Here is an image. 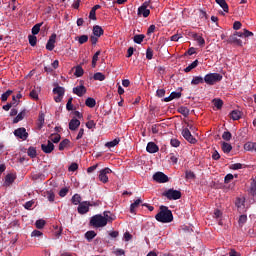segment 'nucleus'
<instances>
[{"instance_id": "9b49d317", "label": "nucleus", "mask_w": 256, "mask_h": 256, "mask_svg": "<svg viewBox=\"0 0 256 256\" xmlns=\"http://www.w3.org/2000/svg\"><path fill=\"white\" fill-rule=\"evenodd\" d=\"M57 41V34H52L46 44L47 51H53L55 49V42Z\"/></svg>"}, {"instance_id": "37998d69", "label": "nucleus", "mask_w": 256, "mask_h": 256, "mask_svg": "<svg viewBox=\"0 0 256 256\" xmlns=\"http://www.w3.org/2000/svg\"><path fill=\"white\" fill-rule=\"evenodd\" d=\"M70 141L69 139H64L62 142L59 144V151H63L67 145H69Z\"/></svg>"}, {"instance_id": "c9c22d12", "label": "nucleus", "mask_w": 256, "mask_h": 256, "mask_svg": "<svg viewBox=\"0 0 256 256\" xmlns=\"http://www.w3.org/2000/svg\"><path fill=\"white\" fill-rule=\"evenodd\" d=\"M72 203H73V205H81V195L75 194L72 197Z\"/></svg>"}, {"instance_id": "79ce46f5", "label": "nucleus", "mask_w": 256, "mask_h": 256, "mask_svg": "<svg viewBox=\"0 0 256 256\" xmlns=\"http://www.w3.org/2000/svg\"><path fill=\"white\" fill-rule=\"evenodd\" d=\"M178 111L181 113V115H184V117H187V115H189V109L185 106L179 107Z\"/></svg>"}, {"instance_id": "0eeeda50", "label": "nucleus", "mask_w": 256, "mask_h": 256, "mask_svg": "<svg viewBox=\"0 0 256 256\" xmlns=\"http://www.w3.org/2000/svg\"><path fill=\"white\" fill-rule=\"evenodd\" d=\"M153 180L156 181V183H167L169 181V177L163 172H156L153 175Z\"/></svg>"}, {"instance_id": "a18cd8bd", "label": "nucleus", "mask_w": 256, "mask_h": 256, "mask_svg": "<svg viewBox=\"0 0 256 256\" xmlns=\"http://www.w3.org/2000/svg\"><path fill=\"white\" fill-rule=\"evenodd\" d=\"M36 229H43L45 227V220L39 219L35 222Z\"/></svg>"}, {"instance_id": "603ef678", "label": "nucleus", "mask_w": 256, "mask_h": 256, "mask_svg": "<svg viewBox=\"0 0 256 256\" xmlns=\"http://www.w3.org/2000/svg\"><path fill=\"white\" fill-rule=\"evenodd\" d=\"M231 132L226 131L222 134V139H224V141H231Z\"/></svg>"}, {"instance_id": "9d476101", "label": "nucleus", "mask_w": 256, "mask_h": 256, "mask_svg": "<svg viewBox=\"0 0 256 256\" xmlns=\"http://www.w3.org/2000/svg\"><path fill=\"white\" fill-rule=\"evenodd\" d=\"M147 7H149V2H144L143 5L138 8V15H142L143 17H149L151 11L147 9Z\"/></svg>"}, {"instance_id": "4d7b16f0", "label": "nucleus", "mask_w": 256, "mask_h": 256, "mask_svg": "<svg viewBox=\"0 0 256 256\" xmlns=\"http://www.w3.org/2000/svg\"><path fill=\"white\" fill-rule=\"evenodd\" d=\"M66 109L68 111H73V98H70L66 104Z\"/></svg>"}, {"instance_id": "c756f323", "label": "nucleus", "mask_w": 256, "mask_h": 256, "mask_svg": "<svg viewBox=\"0 0 256 256\" xmlns=\"http://www.w3.org/2000/svg\"><path fill=\"white\" fill-rule=\"evenodd\" d=\"M51 143H59V141H61V135L59 134H52L49 137V140Z\"/></svg>"}, {"instance_id": "1a4fd4ad", "label": "nucleus", "mask_w": 256, "mask_h": 256, "mask_svg": "<svg viewBox=\"0 0 256 256\" xmlns=\"http://www.w3.org/2000/svg\"><path fill=\"white\" fill-rule=\"evenodd\" d=\"M92 206L93 204H90L89 202L84 201L79 204L78 213H80V215H85V213H89V207H92Z\"/></svg>"}, {"instance_id": "2f4dec72", "label": "nucleus", "mask_w": 256, "mask_h": 256, "mask_svg": "<svg viewBox=\"0 0 256 256\" xmlns=\"http://www.w3.org/2000/svg\"><path fill=\"white\" fill-rule=\"evenodd\" d=\"M42 25H43V22L34 25L32 28V35H39V31H41Z\"/></svg>"}, {"instance_id": "58836bf2", "label": "nucleus", "mask_w": 256, "mask_h": 256, "mask_svg": "<svg viewBox=\"0 0 256 256\" xmlns=\"http://www.w3.org/2000/svg\"><path fill=\"white\" fill-rule=\"evenodd\" d=\"M44 124H45V114L43 112H41L39 114V118H38L39 128L41 129V127H43Z\"/></svg>"}, {"instance_id": "e433bc0d", "label": "nucleus", "mask_w": 256, "mask_h": 256, "mask_svg": "<svg viewBox=\"0 0 256 256\" xmlns=\"http://www.w3.org/2000/svg\"><path fill=\"white\" fill-rule=\"evenodd\" d=\"M93 79L95 81H105V76H104L103 73L97 72V73L94 74Z\"/></svg>"}, {"instance_id": "052dcab7", "label": "nucleus", "mask_w": 256, "mask_h": 256, "mask_svg": "<svg viewBox=\"0 0 256 256\" xmlns=\"http://www.w3.org/2000/svg\"><path fill=\"white\" fill-rule=\"evenodd\" d=\"M233 181V174H227L224 178V183H231Z\"/></svg>"}, {"instance_id": "20e7f679", "label": "nucleus", "mask_w": 256, "mask_h": 256, "mask_svg": "<svg viewBox=\"0 0 256 256\" xmlns=\"http://www.w3.org/2000/svg\"><path fill=\"white\" fill-rule=\"evenodd\" d=\"M163 195L164 197H167V199H170V201H177V199H181V191L179 190L169 189L164 192Z\"/></svg>"}, {"instance_id": "e2e57ef3", "label": "nucleus", "mask_w": 256, "mask_h": 256, "mask_svg": "<svg viewBox=\"0 0 256 256\" xmlns=\"http://www.w3.org/2000/svg\"><path fill=\"white\" fill-rule=\"evenodd\" d=\"M183 36L181 34H175L171 36L170 41H179Z\"/></svg>"}, {"instance_id": "f257e3e1", "label": "nucleus", "mask_w": 256, "mask_h": 256, "mask_svg": "<svg viewBox=\"0 0 256 256\" xmlns=\"http://www.w3.org/2000/svg\"><path fill=\"white\" fill-rule=\"evenodd\" d=\"M103 215L97 214L93 216L90 220V225L96 228L106 227L107 223L115 221V215H111V212H104Z\"/></svg>"}, {"instance_id": "13d9d810", "label": "nucleus", "mask_w": 256, "mask_h": 256, "mask_svg": "<svg viewBox=\"0 0 256 256\" xmlns=\"http://www.w3.org/2000/svg\"><path fill=\"white\" fill-rule=\"evenodd\" d=\"M31 237H43V232H41L39 230H34L31 233Z\"/></svg>"}, {"instance_id": "7c9ffc66", "label": "nucleus", "mask_w": 256, "mask_h": 256, "mask_svg": "<svg viewBox=\"0 0 256 256\" xmlns=\"http://www.w3.org/2000/svg\"><path fill=\"white\" fill-rule=\"evenodd\" d=\"M85 105L87 107H90V109H93V107H95V105H97V102L93 98H87L85 101Z\"/></svg>"}, {"instance_id": "aec40b11", "label": "nucleus", "mask_w": 256, "mask_h": 256, "mask_svg": "<svg viewBox=\"0 0 256 256\" xmlns=\"http://www.w3.org/2000/svg\"><path fill=\"white\" fill-rule=\"evenodd\" d=\"M141 203H143V200H141V198L136 199L134 203L130 205V213H135V209H137V207H139Z\"/></svg>"}, {"instance_id": "0e129e2a", "label": "nucleus", "mask_w": 256, "mask_h": 256, "mask_svg": "<svg viewBox=\"0 0 256 256\" xmlns=\"http://www.w3.org/2000/svg\"><path fill=\"white\" fill-rule=\"evenodd\" d=\"M170 144L172 145V147H179V145H181V142H179V140L177 139H172L170 141Z\"/></svg>"}, {"instance_id": "72a5a7b5", "label": "nucleus", "mask_w": 256, "mask_h": 256, "mask_svg": "<svg viewBox=\"0 0 256 256\" xmlns=\"http://www.w3.org/2000/svg\"><path fill=\"white\" fill-rule=\"evenodd\" d=\"M233 149V146H231V144L229 143H226V142H223L222 143V150L225 152V153H231V150Z\"/></svg>"}, {"instance_id": "c03bdc74", "label": "nucleus", "mask_w": 256, "mask_h": 256, "mask_svg": "<svg viewBox=\"0 0 256 256\" xmlns=\"http://www.w3.org/2000/svg\"><path fill=\"white\" fill-rule=\"evenodd\" d=\"M13 93L12 90H8L5 93L1 95V101L5 102L7 99H9L10 95Z\"/></svg>"}, {"instance_id": "473e14b6", "label": "nucleus", "mask_w": 256, "mask_h": 256, "mask_svg": "<svg viewBox=\"0 0 256 256\" xmlns=\"http://www.w3.org/2000/svg\"><path fill=\"white\" fill-rule=\"evenodd\" d=\"M255 145H256V142L255 143L247 142L246 144H244V149L245 151H255Z\"/></svg>"}, {"instance_id": "09e8293b", "label": "nucleus", "mask_w": 256, "mask_h": 256, "mask_svg": "<svg viewBox=\"0 0 256 256\" xmlns=\"http://www.w3.org/2000/svg\"><path fill=\"white\" fill-rule=\"evenodd\" d=\"M46 195H47V199H48V201H50V203H53V201H55V193H53V191H47Z\"/></svg>"}, {"instance_id": "f3484780", "label": "nucleus", "mask_w": 256, "mask_h": 256, "mask_svg": "<svg viewBox=\"0 0 256 256\" xmlns=\"http://www.w3.org/2000/svg\"><path fill=\"white\" fill-rule=\"evenodd\" d=\"M217 5L223 9L224 13H229V5L227 4V1L225 0H215Z\"/></svg>"}, {"instance_id": "de8ad7c7", "label": "nucleus", "mask_w": 256, "mask_h": 256, "mask_svg": "<svg viewBox=\"0 0 256 256\" xmlns=\"http://www.w3.org/2000/svg\"><path fill=\"white\" fill-rule=\"evenodd\" d=\"M239 226L243 227L247 223V215H241L238 220Z\"/></svg>"}, {"instance_id": "4468645a", "label": "nucleus", "mask_w": 256, "mask_h": 256, "mask_svg": "<svg viewBox=\"0 0 256 256\" xmlns=\"http://www.w3.org/2000/svg\"><path fill=\"white\" fill-rule=\"evenodd\" d=\"M15 179H17V176H15L14 174L6 175L5 181H4L5 187H9V185H13V183L15 182Z\"/></svg>"}, {"instance_id": "6e6d98bb", "label": "nucleus", "mask_w": 256, "mask_h": 256, "mask_svg": "<svg viewBox=\"0 0 256 256\" xmlns=\"http://www.w3.org/2000/svg\"><path fill=\"white\" fill-rule=\"evenodd\" d=\"M114 255L116 256H122L125 255V250L121 249V248H117L113 251Z\"/></svg>"}, {"instance_id": "ddd939ff", "label": "nucleus", "mask_w": 256, "mask_h": 256, "mask_svg": "<svg viewBox=\"0 0 256 256\" xmlns=\"http://www.w3.org/2000/svg\"><path fill=\"white\" fill-rule=\"evenodd\" d=\"M74 95H77L78 97H83L85 93H87V88L83 84L76 86L73 88Z\"/></svg>"}, {"instance_id": "ea45409f", "label": "nucleus", "mask_w": 256, "mask_h": 256, "mask_svg": "<svg viewBox=\"0 0 256 256\" xmlns=\"http://www.w3.org/2000/svg\"><path fill=\"white\" fill-rule=\"evenodd\" d=\"M28 39H29V44L31 45V47H35L37 45V36L29 35Z\"/></svg>"}, {"instance_id": "dca6fc26", "label": "nucleus", "mask_w": 256, "mask_h": 256, "mask_svg": "<svg viewBox=\"0 0 256 256\" xmlns=\"http://www.w3.org/2000/svg\"><path fill=\"white\" fill-rule=\"evenodd\" d=\"M79 125H81V121H79L77 119H72L69 122V129H70V131H77V129L79 128Z\"/></svg>"}, {"instance_id": "5fc2aeb1", "label": "nucleus", "mask_w": 256, "mask_h": 256, "mask_svg": "<svg viewBox=\"0 0 256 256\" xmlns=\"http://www.w3.org/2000/svg\"><path fill=\"white\" fill-rule=\"evenodd\" d=\"M30 97L31 99H34L35 101H37L39 99V93L37 92V90H32L30 92Z\"/></svg>"}, {"instance_id": "680f3d73", "label": "nucleus", "mask_w": 256, "mask_h": 256, "mask_svg": "<svg viewBox=\"0 0 256 256\" xmlns=\"http://www.w3.org/2000/svg\"><path fill=\"white\" fill-rule=\"evenodd\" d=\"M67 193H69V189L67 188H62L59 192V196L60 197H65L67 195Z\"/></svg>"}, {"instance_id": "6ab92c4d", "label": "nucleus", "mask_w": 256, "mask_h": 256, "mask_svg": "<svg viewBox=\"0 0 256 256\" xmlns=\"http://www.w3.org/2000/svg\"><path fill=\"white\" fill-rule=\"evenodd\" d=\"M25 115H27V110H22L17 116L13 119V123H19V121H23L25 119Z\"/></svg>"}, {"instance_id": "a19ab883", "label": "nucleus", "mask_w": 256, "mask_h": 256, "mask_svg": "<svg viewBox=\"0 0 256 256\" xmlns=\"http://www.w3.org/2000/svg\"><path fill=\"white\" fill-rule=\"evenodd\" d=\"M27 153L28 156L31 157L32 159H34V157H37V150L35 149V147H30Z\"/></svg>"}, {"instance_id": "7ed1b4c3", "label": "nucleus", "mask_w": 256, "mask_h": 256, "mask_svg": "<svg viewBox=\"0 0 256 256\" xmlns=\"http://www.w3.org/2000/svg\"><path fill=\"white\" fill-rule=\"evenodd\" d=\"M221 79H223V76L219 73H209L204 77V81L207 85H215V83H218Z\"/></svg>"}, {"instance_id": "2eb2a0df", "label": "nucleus", "mask_w": 256, "mask_h": 256, "mask_svg": "<svg viewBox=\"0 0 256 256\" xmlns=\"http://www.w3.org/2000/svg\"><path fill=\"white\" fill-rule=\"evenodd\" d=\"M146 151L148 153H157V151H159V146H157V144L154 142H149L147 144Z\"/></svg>"}, {"instance_id": "f03ea898", "label": "nucleus", "mask_w": 256, "mask_h": 256, "mask_svg": "<svg viewBox=\"0 0 256 256\" xmlns=\"http://www.w3.org/2000/svg\"><path fill=\"white\" fill-rule=\"evenodd\" d=\"M156 221H159V223H171L173 221V213L169 208L165 206L160 207V211L155 216Z\"/></svg>"}, {"instance_id": "423d86ee", "label": "nucleus", "mask_w": 256, "mask_h": 256, "mask_svg": "<svg viewBox=\"0 0 256 256\" xmlns=\"http://www.w3.org/2000/svg\"><path fill=\"white\" fill-rule=\"evenodd\" d=\"M14 135L15 137H17L18 139H21L22 141H27L28 137H29V133H27V129L25 128H18L14 131Z\"/></svg>"}, {"instance_id": "a878e982", "label": "nucleus", "mask_w": 256, "mask_h": 256, "mask_svg": "<svg viewBox=\"0 0 256 256\" xmlns=\"http://www.w3.org/2000/svg\"><path fill=\"white\" fill-rule=\"evenodd\" d=\"M201 83H205V78L201 76H196L191 81V85H201Z\"/></svg>"}, {"instance_id": "5701e85b", "label": "nucleus", "mask_w": 256, "mask_h": 256, "mask_svg": "<svg viewBox=\"0 0 256 256\" xmlns=\"http://www.w3.org/2000/svg\"><path fill=\"white\" fill-rule=\"evenodd\" d=\"M230 117L233 119V121H239V119L242 117V113L239 110H233L230 113Z\"/></svg>"}, {"instance_id": "8fccbe9b", "label": "nucleus", "mask_w": 256, "mask_h": 256, "mask_svg": "<svg viewBox=\"0 0 256 256\" xmlns=\"http://www.w3.org/2000/svg\"><path fill=\"white\" fill-rule=\"evenodd\" d=\"M185 177H186V179L193 180V179H195V173L191 170H187L185 172Z\"/></svg>"}, {"instance_id": "bb28decb", "label": "nucleus", "mask_w": 256, "mask_h": 256, "mask_svg": "<svg viewBox=\"0 0 256 256\" xmlns=\"http://www.w3.org/2000/svg\"><path fill=\"white\" fill-rule=\"evenodd\" d=\"M75 41H78L80 45H83L84 43H87V41H89V36L87 35L77 36L75 37Z\"/></svg>"}, {"instance_id": "6e6552de", "label": "nucleus", "mask_w": 256, "mask_h": 256, "mask_svg": "<svg viewBox=\"0 0 256 256\" xmlns=\"http://www.w3.org/2000/svg\"><path fill=\"white\" fill-rule=\"evenodd\" d=\"M182 136L184 137V139H186V141H188V143H192L193 145L197 143V139H195V137L191 135V131H189V128L182 130Z\"/></svg>"}, {"instance_id": "393cba45", "label": "nucleus", "mask_w": 256, "mask_h": 256, "mask_svg": "<svg viewBox=\"0 0 256 256\" xmlns=\"http://www.w3.org/2000/svg\"><path fill=\"white\" fill-rule=\"evenodd\" d=\"M194 41H197L198 45H200V47H203V45H205V39L203 37H201L198 34H193L192 35Z\"/></svg>"}, {"instance_id": "bf43d9fd", "label": "nucleus", "mask_w": 256, "mask_h": 256, "mask_svg": "<svg viewBox=\"0 0 256 256\" xmlns=\"http://www.w3.org/2000/svg\"><path fill=\"white\" fill-rule=\"evenodd\" d=\"M95 121L93 120H89L87 123H86V127L87 129H95Z\"/></svg>"}, {"instance_id": "774afa93", "label": "nucleus", "mask_w": 256, "mask_h": 256, "mask_svg": "<svg viewBox=\"0 0 256 256\" xmlns=\"http://www.w3.org/2000/svg\"><path fill=\"white\" fill-rule=\"evenodd\" d=\"M233 29L235 31H239V29H241V23L239 21H235L233 24Z\"/></svg>"}, {"instance_id": "b1692460", "label": "nucleus", "mask_w": 256, "mask_h": 256, "mask_svg": "<svg viewBox=\"0 0 256 256\" xmlns=\"http://www.w3.org/2000/svg\"><path fill=\"white\" fill-rule=\"evenodd\" d=\"M120 141H121V139L115 138L114 140H112L110 142H106L105 147H107L108 149H111L113 147H117V144L120 143Z\"/></svg>"}, {"instance_id": "3c124183", "label": "nucleus", "mask_w": 256, "mask_h": 256, "mask_svg": "<svg viewBox=\"0 0 256 256\" xmlns=\"http://www.w3.org/2000/svg\"><path fill=\"white\" fill-rule=\"evenodd\" d=\"M243 205H245V199L244 198H237L236 207H238V209H241V207H243Z\"/></svg>"}, {"instance_id": "338daca9", "label": "nucleus", "mask_w": 256, "mask_h": 256, "mask_svg": "<svg viewBox=\"0 0 256 256\" xmlns=\"http://www.w3.org/2000/svg\"><path fill=\"white\" fill-rule=\"evenodd\" d=\"M34 203L35 202L33 200H30V201L26 202L24 204L25 209H31V207H33Z\"/></svg>"}, {"instance_id": "49530a36", "label": "nucleus", "mask_w": 256, "mask_h": 256, "mask_svg": "<svg viewBox=\"0 0 256 256\" xmlns=\"http://www.w3.org/2000/svg\"><path fill=\"white\" fill-rule=\"evenodd\" d=\"M83 73H84L83 68L81 66H77L75 69L74 75L76 77H83Z\"/></svg>"}, {"instance_id": "412c9836", "label": "nucleus", "mask_w": 256, "mask_h": 256, "mask_svg": "<svg viewBox=\"0 0 256 256\" xmlns=\"http://www.w3.org/2000/svg\"><path fill=\"white\" fill-rule=\"evenodd\" d=\"M104 31L103 28L99 25H96L93 27V35L95 37H101V35H103Z\"/></svg>"}, {"instance_id": "f8f14e48", "label": "nucleus", "mask_w": 256, "mask_h": 256, "mask_svg": "<svg viewBox=\"0 0 256 256\" xmlns=\"http://www.w3.org/2000/svg\"><path fill=\"white\" fill-rule=\"evenodd\" d=\"M41 149L43 151V153H53V150L55 149V145L53 144V142H51V140H48L47 144H42L41 145Z\"/></svg>"}, {"instance_id": "39448f33", "label": "nucleus", "mask_w": 256, "mask_h": 256, "mask_svg": "<svg viewBox=\"0 0 256 256\" xmlns=\"http://www.w3.org/2000/svg\"><path fill=\"white\" fill-rule=\"evenodd\" d=\"M110 173H113V171L110 168H104L102 170H100L99 172V181H101V183H107L109 181V175Z\"/></svg>"}, {"instance_id": "a211bd4d", "label": "nucleus", "mask_w": 256, "mask_h": 256, "mask_svg": "<svg viewBox=\"0 0 256 256\" xmlns=\"http://www.w3.org/2000/svg\"><path fill=\"white\" fill-rule=\"evenodd\" d=\"M181 97V92H172L168 97L164 98L166 103L173 101V99H179Z\"/></svg>"}, {"instance_id": "c85d7f7f", "label": "nucleus", "mask_w": 256, "mask_h": 256, "mask_svg": "<svg viewBox=\"0 0 256 256\" xmlns=\"http://www.w3.org/2000/svg\"><path fill=\"white\" fill-rule=\"evenodd\" d=\"M53 93L55 95H60L63 97V95H65V88L61 87V86H57L53 89Z\"/></svg>"}, {"instance_id": "864d4df0", "label": "nucleus", "mask_w": 256, "mask_h": 256, "mask_svg": "<svg viewBox=\"0 0 256 256\" xmlns=\"http://www.w3.org/2000/svg\"><path fill=\"white\" fill-rule=\"evenodd\" d=\"M214 105L217 109H221L223 107V100L221 99H215L214 100Z\"/></svg>"}, {"instance_id": "4be33fe9", "label": "nucleus", "mask_w": 256, "mask_h": 256, "mask_svg": "<svg viewBox=\"0 0 256 256\" xmlns=\"http://www.w3.org/2000/svg\"><path fill=\"white\" fill-rule=\"evenodd\" d=\"M228 43H235V45H239L240 47L243 46V41L241 39H238L236 35L230 36Z\"/></svg>"}, {"instance_id": "4c0bfd02", "label": "nucleus", "mask_w": 256, "mask_h": 256, "mask_svg": "<svg viewBox=\"0 0 256 256\" xmlns=\"http://www.w3.org/2000/svg\"><path fill=\"white\" fill-rule=\"evenodd\" d=\"M85 237L88 241H91L92 239H95V237H97V233H95V231H88L86 232Z\"/></svg>"}, {"instance_id": "69168bd1", "label": "nucleus", "mask_w": 256, "mask_h": 256, "mask_svg": "<svg viewBox=\"0 0 256 256\" xmlns=\"http://www.w3.org/2000/svg\"><path fill=\"white\" fill-rule=\"evenodd\" d=\"M69 171H77V169H79V165H77V163H72L70 166H69Z\"/></svg>"}, {"instance_id": "f704fd0d", "label": "nucleus", "mask_w": 256, "mask_h": 256, "mask_svg": "<svg viewBox=\"0 0 256 256\" xmlns=\"http://www.w3.org/2000/svg\"><path fill=\"white\" fill-rule=\"evenodd\" d=\"M143 39H145V35L138 34L134 36V43H137L138 45H141L143 43Z\"/></svg>"}, {"instance_id": "cd10ccee", "label": "nucleus", "mask_w": 256, "mask_h": 256, "mask_svg": "<svg viewBox=\"0 0 256 256\" xmlns=\"http://www.w3.org/2000/svg\"><path fill=\"white\" fill-rule=\"evenodd\" d=\"M197 65H199V60H195L194 62H192L190 65H188L184 71L185 73H189V71H193V69H195V67H197Z\"/></svg>"}]
</instances>
